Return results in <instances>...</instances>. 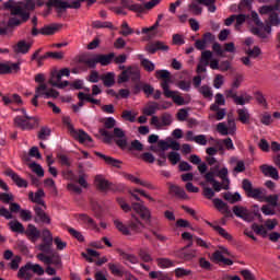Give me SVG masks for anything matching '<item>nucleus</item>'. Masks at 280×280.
Listing matches in <instances>:
<instances>
[{
  "instance_id": "obj_1",
  "label": "nucleus",
  "mask_w": 280,
  "mask_h": 280,
  "mask_svg": "<svg viewBox=\"0 0 280 280\" xmlns=\"http://www.w3.org/2000/svg\"><path fill=\"white\" fill-rule=\"evenodd\" d=\"M4 10H10L11 16L8 21V27H19L21 23H27L30 21V12L36 9V2L34 0H26L16 4L14 0H8L3 3ZM16 16H20L16 18Z\"/></svg>"
},
{
  "instance_id": "obj_2",
  "label": "nucleus",
  "mask_w": 280,
  "mask_h": 280,
  "mask_svg": "<svg viewBox=\"0 0 280 280\" xmlns=\"http://www.w3.org/2000/svg\"><path fill=\"white\" fill-rule=\"evenodd\" d=\"M252 21L256 26H252L250 32L254 34V36H257V38H260L262 43H266V40H268V36L272 34V27H279L280 25V16L276 11L269 14L267 24L261 22L259 14H257L255 11H252Z\"/></svg>"
},
{
  "instance_id": "obj_3",
  "label": "nucleus",
  "mask_w": 280,
  "mask_h": 280,
  "mask_svg": "<svg viewBox=\"0 0 280 280\" xmlns=\"http://www.w3.org/2000/svg\"><path fill=\"white\" fill-rule=\"evenodd\" d=\"M114 225L117 231L122 233V235H135L137 233H141L143 229H145V225L135 215L129 221L128 225L124 224L119 219H114Z\"/></svg>"
},
{
  "instance_id": "obj_4",
  "label": "nucleus",
  "mask_w": 280,
  "mask_h": 280,
  "mask_svg": "<svg viewBox=\"0 0 280 280\" xmlns=\"http://www.w3.org/2000/svg\"><path fill=\"white\" fill-rule=\"evenodd\" d=\"M117 202L120 207V209H122V211H125V213H128L129 211L135 210L138 215H140L141 220H143L147 224L150 225V220L152 218V214L150 213V209H148V207L139 203V202H133L131 206L126 203V200L124 198H118Z\"/></svg>"
},
{
  "instance_id": "obj_5",
  "label": "nucleus",
  "mask_w": 280,
  "mask_h": 280,
  "mask_svg": "<svg viewBox=\"0 0 280 280\" xmlns=\"http://www.w3.org/2000/svg\"><path fill=\"white\" fill-rule=\"evenodd\" d=\"M21 110L23 116H16L13 120L14 126L21 128L22 130H32L38 126V118L27 115L25 108L15 109Z\"/></svg>"
},
{
  "instance_id": "obj_6",
  "label": "nucleus",
  "mask_w": 280,
  "mask_h": 280,
  "mask_svg": "<svg viewBox=\"0 0 280 280\" xmlns=\"http://www.w3.org/2000/svg\"><path fill=\"white\" fill-rule=\"evenodd\" d=\"M242 189L245 191L247 198H253L254 200H258V202H264L266 189L253 187V182L246 178L242 180Z\"/></svg>"
},
{
  "instance_id": "obj_7",
  "label": "nucleus",
  "mask_w": 280,
  "mask_h": 280,
  "mask_svg": "<svg viewBox=\"0 0 280 280\" xmlns=\"http://www.w3.org/2000/svg\"><path fill=\"white\" fill-rule=\"evenodd\" d=\"M130 80L133 83L141 82V70L139 67L129 66L118 75V84H124Z\"/></svg>"
},
{
  "instance_id": "obj_8",
  "label": "nucleus",
  "mask_w": 280,
  "mask_h": 280,
  "mask_svg": "<svg viewBox=\"0 0 280 280\" xmlns=\"http://www.w3.org/2000/svg\"><path fill=\"white\" fill-rule=\"evenodd\" d=\"M155 78L162 80L161 88L163 89L165 97H172L173 93H178L177 91L170 90V83L172 82V73L168 70H156Z\"/></svg>"
},
{
  "instance_id": "obj_9",
  "label": "nucleus",
  "mask_w": 280,
  "mask_h": 280,
  "mask_svg": "<svg viewBox=\"0 0 280 280\" xmlns=\"http://www.w3.org/2000/svg\"><path fill=\"white\" fill-rule=\"evenodd\" d=\"M63 124L65 126H67V129L70 132L71 137H73V139L79 141V143L93 142V138H91V136H89V133H86L84 130L82 129L75 130V128H73V125L69 121V119H63Z\"/></svg>"
},
{
  "instance_id": "obj_10",
  "label": "nucleus",
  "mask_w": 280,
  "mask_h": 280,
  "mask_svg": "<svg viewBox=\"0 0 280 280\" xmlns=\"http://www.w3.org/2000/svg\"><path fill=\"white\" fill-rule=\"evenodd\" d=\"M103 124H104V128H101L98 132L101 137H103V141L105 143H113V133L107 130H113V128L117 126V120H115V118L113 117H107L105 118Z\"/></svg>"
},
{
  "instance_id": "obj_11",
  "label": "nucleus",
  "mask_w": 280,
  "mask_h": 280,
  "mask_svg": "<svg viewBox=\"0 0 280 280\" xmlns=\"http://www.w3.org/2000/svg\"><path fill=\"white\" fill-rule=\"evenodd\" d=\"M37 259H39V261H43L47 266L62 268V258L60 257V254H58V252L56 250L51 254H48V256L45 254H38Z\"/></svg>"
},
{
  "instance_id": "obj_12",
  "label": "nucleus",
  "mask_w": 280,
  "mask_h": 280,
  "mask_svg": "<svg viewBox=\"0 0 280 280\" xmlns=\"http://www.w3.org/2000/svg\"><path fill=\"white\" fill-rule=\"evenodd\" d=\"M172 106V103L164 102L162 105H159L156 102H149L148 105L142 109L143 115L147 117H152V115H156V110H167Z\"/></svg>"
},
{
  "instance_id": "obj_13",
  "label": "nucleus",
  "mask_w": 280,
  "mask_h": 280,
  "mask_svg": "<svg viewBox=\"0 0 280 280\" xmlns=\"http://www.w3.org/2000/svg\"><path fill=\"white\" fill-rule=\"evenodd\" d=\"M45 5L48 8L47 14L51 12L52 8L56 10L57 14H62L67 12L69 7L67 0H48Z\"/></svg>"
},
{
  "instance_id": "obj_14",
  "label": "nucleus",
  "mask_w": 280,
  "mask_h": 280,
  "mask_svg": "<svg viewBox=\"0 0 280 280\" xmlns=\"http://www.w3.org/2000/svg\"><path fill=\"white\" fill-rule=\"evenodd\" d=\"M35 217L34 223L35 224H51V218L48 217L47 212L43 210L39 206L34 207Z\"/></svg>"
},
{
  "instance_id": "obj_15",
  "label": "nucleus",
  "mask_w": 280,
  "mask_h": 280,
  "mask_svg": "<svg viewBox=\"0 0 280 280\" xmlns=\"http://www.w3.org/2000/svg\"><path fill=\"white\" fill-rule=\"evenodd\" d=\"M21 71V62H0V75H8L10 73H19Z\"/></svg>"
},
{
  "instance_id": "obj_16",
  "label": "nucleus",
  "mask_w": 280,
  "mask_h": 280,
  "mask_svg": "<svg viewBox=\"0 0 280 280\" xmlns=\"http://www.w3.org/2000/svg\"><path fill=\"white\" fill-rule=\"evenodd\" d=\"M175 257H177V259H183L184 261H191V259L196 257V250L189 249V246H185L175 252Z\"/></svg>"
},
{
  "instance_id": "obj_17",
  "label": "nucleus",
  "mask_w": 280,
  "mask_h": 280,
  "mask_svg": "<svg viewBox=\"0 0 280 280\" xmlns=\"http://www.w3.org/2000/svg\"><path fill=\"white\" fill-rule=\"evenodd\" d=\"M233 213L236 218H241V220H244L245 222H253V213L242 206H234Z\"/></svg>"
},
{
  "instance_id": "obj_18",
  "label": "nucleus",
  "mask_w": 280,
  "mask_h": 280,
  "mask_svg": "<svg viewBox=\"0 0 280 280\" xmlns=\"http://www.w3.org/2000/svg\"><path fill=\"white\" fill-rule=\"evenodd\" d=\"M260 172L264 174V176L272 178L273 180H279V171H277V168L272 165L262 164L260 166Z\"/></svg>"
},
{
  "instance_id": "obj_19",
  "label": "nucleus",
  "mask_w": 280,
  "mask_h": 280,
  "mask_svg": "<svg viewBox=\"0 0 280 280\" xmlns=\"http://www.w3.org/2000/svg\"><path fill=\"white\" fill-rule=\"evenodd\" d=\"M24 235H26V237L31 242H36L37 240H40V232L34 224H28L26 230L24 229Z\"/></svg>"
},
{
  "instance_id": "obj_20",
  "label": "nucleus",
  "mask_w": 280,
  "mask_h": 280,
  "mask_svg": "<svg viewBox=\"0 0 280 280\" xmlns=\"http://www.w3.org/2000/svg\"><path fill=\"white\" fill-rule=\"evenodd\" d=\"M43 198H45V190H43V188H39L35 192V195H34V191L28 192V199L32 200L33 202H35V205H40L42 207H47V206H45V200H43Z\"/></svg>"
},
{
  "instance_id": "obj_21",
  "label": "nucleus",
  "mask_w": 280,
  "mask_h": 280,
  "mask_svg": "<svg viewBox=\"0 0 280 280\" xmlns=\"http://www.w3.org/2000/svg\"><path fill=\"white\" fill-rule=\"evenodd\" d=\"M19 279L31 280L34 277V272L32 270V262H27L25 266L21 267L18 272Z\"/></svg>"
},
{
  "instance_id": "obj_22",
  "label": "nucleus",
  "mask_w": 280,
  "mask_h": 280,
  "mask_svg": "<svg viewBox=\"0 0 280 280\" xmlns=\"http://www.w3.org/2000/svg\"><path fill=\"white\" fill-rule=\"evenodd\" d=\"M32 49V44L26 43L25 39H22L20 42H18L14 46H13V51L14 54H30V50Z\"/></svg>"
},
{
  "instance_id": "obj_23",
  "label": "nucleus",
  "mask_w": 280,
  "mask_h": 280,
  "mask_svg": "<svg viewBox=\"0 0 280 280\" xmlns=\"http://www.w3.org/2000/svg\"><path fill=\"white\" fill-rule=\"evenodd\" d=\"M2 102H4V106H10V104H16L18 106H22L23 100L19 94H8L2 96Z\"/></svg>"
},
{
  "instance_id": "obj_24",
  "label": "nucleus",
  "mask_w": 280,
  "mask_h": 280,
  "mask_svg": "<svg viewBox=\"0 0 280 280\" xmlns=\"http://www.w3.org/2000/svg\"><path fill=\"white\" fill-rule=\"evenodd\" d=\"M168 190L170 194H174L176 198H180L182 200H187L188 198L187 192H185V188L178 185L168 184Z\"/></svg>"
},
{
  "instance_id": "obj_25",
  "label": "nucleus",
  "mask_w": 280,
  "mask_h": 280,
  "mask_svg": "<svg viewBox=\"0 0 280 280\" xmlns=\"http://www.w3.org/2000/svg\"><path fill=\"white\" fill-rule=\"evenodd\" d=\"M38 250H40L42 253L39 255H46L49 256L50 254H52L54 250V241H43V243H40L38 245Z\"/></svg>"
},
{
  "instance_id": "obj_26",
  "label": "nucleus",
  "mask_w": 280,
  "mask_h": 280,
  "mask_svg": "<svg viewBox=\"0 0 280 280\" xmlns=\"http://www.w3.org/2000/svg\"><path fill=\"white\" fill-rule=\"evenodd\" d=\"M214 209H217L218 211H221V213H226V215H231V209H229V205L226 202H224L222 199L220 198H214L212 199Z\"/></svg>"
},
{
  "instance_id": "obj_27",
  "label": "nucleus",
  "mask_w": 280,
  "mask_h": 280,
  "mask_svg": "<svg viewBox=\"0 0 280 280\" xmlns=\"http://www.w3.org/2000/svg\"><path fill=\"white\" fill-rule=\"evenodd\" d=\"M138 60H140L141 67L147 71L148 73H152L154 69H156V66L154 62H152L150 59H145L143 55H138Z\"/></svg>"
},
{
  "instance_id": "obj_28",
  "label": "nucleus",
  "mask_w": 280,
  "mask_h": 280,
  "mask_svg": "<svg viewBox=\"0 0 280 280\" xmlns=\"http://www.w3.org/2000/svg\"><path fill=\"white\" fill-rule=\"evenodd\" d=\"M212 257L214 261L219 264V266H222V264L224 266H233V260H231L230 258H225L220 250L214 252Z\"/></svg>"
},
{
  "instance_id": "obj_29",
  "label": "nucleus",
  "mask_w": 280,
  "mask_h": 280,
  "mask_svg": "<svg viewBox=\"0 0 280 280\" xmlns=\"http://www.w3.org/2000/svg\"><path fill=\"white\" fill-rule=\"evenodd\" d=\"M222 198H224L226 202H230V205L242 202V195H240V192L233 194L231 191H226L222 194Z\"/></svg>"
},
{
  "instance_id": "obj_30",
  "label": "nucleus",
  "mask_w": 280,
  "mask_h": 280,
  "mask_svg": "<svg viewBox=\"0 0 280 280\" xmlns=\"http://www.w3.org/2000/svg\"><path fill=\"white\" fill-rule=\"evenodd\" d=\"M125 178L130 180V183H135L136 185H141V187H147V189H154V186L148 182L139 179L132 174H125Z\"/></svg>"
},
{
  "instance_id": "obj_31",
  "label": "nucleus",
  "mask_w": 280,
  "mask_h": 280,
  "mask_svg": "<svg viewBox=\"0 0 280 280\" xmlns=\"http://www.w3.org/2000/svg\"><path fill=\"white\" fill-rule=\"evenodd\" d=\"M217 176H219V178L223 180V189H225V191H229V185H231V179H229V168H221L220 171H218Z\"/></svg>"
},
{
  "instance_id": "obj_32",
  "label": "nucleus",
  "mask_w": 280,
  "mask_h": 280,
  "mask_svg": "<svg viewBox=\"0 0 280 280\" xmlns=\"http://www.w3.org/2000/svg\"><path fill=\"white\" fill-rule=\"evenodd\" d=\"M95 155L98 156L100 159H103V161H105L107 165H112V167H118V168L120 167L121 161L113 156L104 155L101 152H95Z\"/></svg>"
},
{
  "instance_id": "obj_33",
  "label": "nucleus",
  "mask_w": 280,
  "mask_h": 280,
  "mask_svg": "<svg viewBox=\"0 0 280 280\" xmlns=\"http://www.w3.org/2000/svg\"><path fill=\"white\" fill-rule=\"evenodd\" d=\"M170 46L164 45L163 42H155L148 47L149 54H156V51H167Z\"/></svg>"
},
{
  "instance_id": "obj_34",
  "label": "nucleus",
  "mask_w": 280,
  "mask_h": 280,
  "mask_svg": "<svg viewBox=\"0 0 280 280\" xmlns=\"http://www.w3.org/2000/svg\"><path fill=\"white\" fill-rule=\"evenodd\" d=\"M226 100L222 93H217L214 96V103L210 105V110H219L220 106H225Z\"/></svg>"
},
{
  "instance_id": "obj_35",
  "label": "nucleus",
  "mask_w": 280,
  "mask_h": 280,
  "mask_svg": "<svg viewBox=\"0 0 280 280\" xmlns=\"http://www.w3.org/2000/svg\"><path fill=\"white\" fill-rule=\"evenodd\" d=\"M129 194L138 202H141V198L137 194H140V196H143V198H147L151 202H154V198H152L150 195L145 194V190H143V189L135 188L133 190H130Z\"/></svg>"
},
{
  "instance_id": "obj_36",
  "label": "nucleus",
  "mask_w": 280,
  "mask_h": 280,
  "mask_svg": "<svg viewBox=\"0 0 280 280\" xmlns=\"http://www.w3.org/2000/svg\"><path fill=\"white\" fill-rule=\"evenodd\" d=\"M138 255L144 264H152V261H154V258H152V255L150 254V248L148 247L140 248Z\"/></svg>"
},
{
  "instance_id": "obj_37",
  "label": "nucleus",
  "mask_w": 280,
  "mask_h": 280,
  "mask_svg": "<svg viewBox=\"0 0 280 280\" xmlns=\"http://www.w3.org/2000/svg\"><path fill=\"white\" fill-rule=\"evenodd\" d=\"M97 62L102 65V67H108L110 62H113L115 58V52H110L108 55H96Z\"/></svg>"
},
{
  "instance_id": "obj_38",
  "label": "nucleus",
  "mask_w": 280,
  "mask_h": 280,
  "mask_svg": "<svg viewBox=\"0 0 280 280\" xmlns=\"http://www.w3.org/2000/svg\"><path fill=\"white\" fill-rule=\"evenodd\" d=\"M209 226H211L219 235H221V237H223L224 240H228V242H232L233 241V236L231 234H229V232H226V230H224V228L220 226V225H214L212 223H208Z\"/></svg>"
},
{
  "instance_id": "obj_39",
  "label": "nucleus",
  "mask_w": 280,
  "mask_h": 280,
  "mask_svg": "<svg viewBox=\"0 0 280 280\" xmlns=\"http://www.w3.org/2000/svg\"><path fill=\"white\" fill-rule=\"evenodd\" d=\"M262 202H268L269 207H272V209H277V207H279V195L266 196L265 192L262 197Z\"/></svg>"
},
{
  "instance_id": "obj_40",
  "label": "nucleus",
  "mask_w": 280,
  "mask_h": 280,
  "mask_svg": "<svg viewBox=\"0 0 280 280\" xmlns=\"http://www.w3.org/2000/svg\"><path fill=\"white\" fill-rule=\"evenodd\" d=\"M101 80L103 81L104 86L107 89H110V86H115V73L107 72L106 74H103L101 77Z\"/></svg>"
},
{
  "instance_id": "obj_41",
  "label": "nucleus",
  "mask_w": 280,
  "mask_h": 280,
  "mask_svg": "<svg viewBox=\"0 0 280 280\" xmlns=\"http://www.w3.org/2000/svg\"><path fill=\"white\" fill-rule=\"evenodd\" d=\"M58 30H60V25L58 24L46 25L40 28V34H43V36H54Z\"/></svg>"
},
{
  "instance_id": "obj_42",
  "label": "nucleus",
  "mask_w": 280,
  "mask_h": 280,
  "mask_svg": "<svg viewBox=\"0 0 280 280\" xmlns=\"http://www.w3.org/2000/svg\"><path fill=\"white\" fill-rule=\"evenodd\" d=\"M159 268L165 269V268H174L176 266V261L170 259V258H156L155 259Z\"/></svg>"
},
{
  "instance_id": "obj_43",
  "label": "nucleus",
  "mask_w": 280,
  "mask_h": 280,
  "mask_svg": "<svg viewBox=\"0 0 280 280\" xmlns=\"http://www.w3.org/2000/svg\"><path fill=\"white\" fill-rule=\"evenodd\" d=\"M108 269L110 270L112 275L115 277H124V266L119 264H108Z\"/></svg>"
},
{
  "instance_id": "obj_44",
  "label": "nucleus",
  "mask_w": 280,
  "mask_h": 280,
  "mask_svg": "<svg viewBox=\"0 0 280 280\" xmlns=\"http://www.w3.org/2000/svg\"><path fill=\"white\" fill-rule=\"evenodd\" d=\"M9 229L13 232V233H25V226H23V223L14 220V221H10L9 222Z\"/></svg>"
},
{
  "instance_id": "obj_45",
  "label": "nucleus",
  "mask_w": 280,
  "mask_h": 280,
  "mask_svg": "<svg viewBox=\"0 0 280 280\" xmlns=\"http://www.w3.org/2000/svg\"><path fill=\"white\" fill-rule=\"evenodd\" d=\"M238 120L241 124H249L250 121V114H248V109L241 108L237 109Z\"/></svg>"
},
{
  "instance_id": "obj_46",
  "label": "nucleus",
  "mask_w": 280,
  "mask_h": 280,
  "mask_svg": "<svg viewBox=\"0 0 280 280\" xmlns=\"http://www.w3.org/2000/svg\"><path fill=\"white\" fill-rule=\"evenodd\" d=\"M199 93L206 98V100H213V90H211V86L209 85H201L198 89Z\"/></svg>"
},
{
  "instance_id": "obj_47",
  "label": "nucleus",
  "mask_w": 280,
  "mask_h": 280,
  "mask_svg": "<svg viewBox=\"0 0 280 280\" xmlns=\"http://www.w3.org/2000/svg\"><path fill=\"white\" fill-rule=\"evenodd\" d=\"M95 183L98 189H101L102 191H106V189H110V184L108 183V180L103 178L101 175H97L95 177Z\"/></svg>"
},
{
  "instance_id": "obj_48",
  "label": "nucleus",
  "mask_w": 280,
  "mask_h": 280,
  "mask_svg": "<svg viewBox=\"0 0 280 280\" xmlns=\"http://www.w3.org/2000/svg\"><path fill=\"white\" fill-rule=\"evenodd\" d=\"M81 62H83V65H86V67H89L90 69H95L98 65L97 55H94L93 57H85L81 60Z\"/></svg>"
},
{
  "instance_id": "obj_49",
  "label": "nucleus",
  "mask_w": 280,
  "mask_h": 280,
  "mask_svg": "<svg viewBox=\"0 0 280 280\" xmlns=\"http://www.w3.org/2000/svg\"><path fill=\"white\" fill-rule=\"evenodd\" d=\"M92 27L96 30L107 28V30H117L110 22H102V21H94L92 22Z\"/></svg>"
},
{
  "instance_id": "obj_50",
  "label": "nucleus",
  "mask_w": 280,
  "mask_h": 280,
  "mask_svg": "<svg viewBox=\"0 0 280 280\" xmlns=\"http://www.w3.org/2000/svg\"><path fill=\"white\" fill-rule=\"evenodd\" d=\"M79 220L84 224H88V226H92V229H97V223H95V220L88 214H79Z\"/></svg>"
},
{
  "instance_id": "obj_51",
  "label": "nucleus",
  "mask_w": 280,
  "mask_h": 280,
  "mask_svg": "<svg viewBox=\"0 0 280 280\" xmlns=\"http://www.w3.org/2000/svg\"><path fill=\"white\" fill-rule=\"evenodd\" d=\"M197 2L200 5H206V8H208V11L213 13L215 12V10H218V8L215 7V0H197Z\"/></svg>"
},
{
  "instance_id": "obj_52",
  "label": "nucleus",
  "mask_w": 280,
  "mask_h": 280,
  "mask_svg": "<svg viewBox=\"0 0 280 280\" xmlns=\"http://www.w3.org/2000/svg\"><path fill=\"white\" fill-rule=\"evenodd\" d=\"M212 58H213V52H211V50H203L201 52V58H200L199 62H201V65L209 66V63L211 62Z\"/></svg>"
},
{
  "instance_id": "obj_53",
  "label": "nucleus",
  "mask_w": 280,
  "mask_h": 280,
  "mask_svg": "<svg viewBox=\"0 0 280 280\" xmlns=\"http://www.w3.org/2000/svg\"><path fill=\"white\" fill-rule=\"evenodd\" d=\"M246 19H253V13H250V15H246V14H238L235 18L236 24L235 27L236 30H240V27H242V25H244V23H246Z\"/></svg>"
},
{
  "instance_id": "obj_54",
  "label": "nucleus",
  "mask_w": 280,
  "mask_h": 280,
  "mask_svg": "<svg viewBox=\"0 0 280 280\" xmlns=\"http://www.w3.org/2000/svg\"><path fill=\"white\" fill-rule=\"evenodd\" d=\"M30 167L32 172H34L39 178H43V176H45V170H43V166H40V164L33 162L30 164Z\"/></svg>"
},
{
  "instance_id": "obj_55",
  "label": "nucleus",
  "mask_w": 280,
  "mask_h": 280,
  "mask_svg": "<svg viewBox=\"0 0 280 280\" xmlns=\"http://www.w3.org/2000/svg\"><path fill=\"white\" fill-rule=\"evenodd\" d=\"M120 257L125 261H129V264H139V258L137 256L132 255V254L120 252Z\"/></svg>"
},
{
  "instance_id": "obj_56",
  "label": "nucleus",
  "mask_w": 280,
  "mask_h": 280,
  "mask_svg": "<svg viewBox=\"0 0 280 280\" xmlns=\"http://www.w3.org/2000/svg\"><path fill=\"white\" fill-rule=\"evenodd\" d=\"M62 80V77L60 74L59 71L54 70L50 74V79H49V84H51V86H54V84H59Z\"/></svg>"
},
{
  "instance_id": "obj_57",
  "label": "nucleus",
  "mask_w": 280,
  "mask_h": 280,
  "mask_svg": "<svg viewBox=\"0 0 280 280\" xmlns=\"http://www.w3.org/2000/svg\"><path fill=\"white\" fill-rule=\"evenodd\" d=\"M166 97L173 100L174 104H177V106H185V104H187V102H185V98L178 95V92L173 93L171 94V96H166Z\"/></svg>"
},
{
  "instance_id": "obj_58",
  "label": "nucleus",
  "mask_w": 280,
  "mask_h": 280,
  "mask_svg": "<svg viewBox=\"0 0 280 280\" xmlns=\"http://www.w3.org/2000/svg\"><path fill=\"white\" fill-rule=\"evenodd\" d=\"M47 84L40 83L38 88L35 90V94H37L39 97H45L47 100V93H48Z\"/></svg>"
},
{
  "instance_id": "obj_59",
  "label": "nucleus",
  "mask_w": 280,
  "mask_h": 280,
  "mask_svg": "<svg viewBox=\"0 0 280 280\" xmlns=\"http://www.w3.org/2000/svg\"><path fill=\"white\" fill-rule=\"evenodd\" d=\"M121 117L126 121H130V124H135V121H137V114H132L131 110H124Z\"/></svg>"
},
{
  "instance_id": "obj_60",
  "label": "nucleus",
  "mask_w": 280,
  "mask_h": 280,
  "mask_svg": "<svg viewBox=\"0 0 280 280\" xmlns=\"http://www.w3.org/2000/svg\"><path fill=\"white\" fill-rule=\"evenodd\" d=\"M168 161L172 163V165H177L180 163V153L172 151L167 155Z\"/></svg>"
},
{
  "instance_id": "obj_61",
  "label": "nucleus",
  "mask_w": 280,
  "mask_h": 280,
  "mask_svg": "<svg viewBox=\"0 0 280 280\" xmlns=\"http://www.w3.org/2000/svg\"><path fill=\"white\" fill-rule=\"evenodd\" d=\"M253 231H255V233L257 235H262L264 237H266V235H268V230H266V228L264 225H259L257 223H254L252 225Z\"/></svg>"
},
{
  "instance_id": "obj_62",
  "label": "nucleus",
  "mask_w": 280,
  "mask_h": 280,
  "mask_svg": "<svg viewBox=\"0 0 280 280\" xmlns=\"http://www.w3.org/2000/svg\"><path fill=\"white\" fill-rule=\"evenodd\" d=\"M119 34L121 36H130V34H135V31L128 25V22H122Z\"/></svg>"
},
{
  "instance_id": "obj_63",
  "label": "nucleus",
  "mask_w": 280,
  "mask_h": 280,
  "mask_svg": "<svg viewBox=\"0 0 280 280\" xmlns=\"http://www.w3.org/2000/svg\"><path fill=\"white\" fill-rule=\"evenodd\" d=\"M240 12H244V10H253V0H242L238 4Z\"/></svg>"
},
{
  "instance_id": "obj_64",
  "label": "nucleus",
  "mask_w": 280,
  "mask_h": 280,
  "mask_svg": "<svg viewBox=\"0 0 280 280\" xmlns=\"http://www.w3.org/2000/svg\"><path fill=\"white\" fill-rule=\"evenodd\" d=\"M173 118L170 113H164L161 116V125L163 126H172Z\"/></svg>"
}]
</instances>
